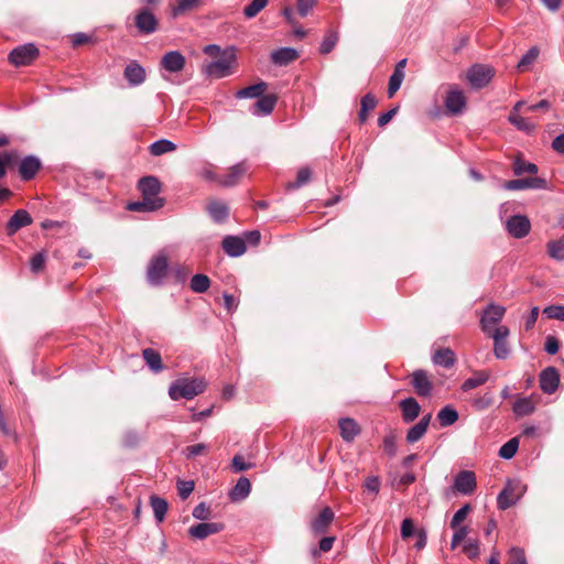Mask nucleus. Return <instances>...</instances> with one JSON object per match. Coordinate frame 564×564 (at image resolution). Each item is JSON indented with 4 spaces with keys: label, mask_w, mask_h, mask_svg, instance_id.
<instances>
[{
    "label": "nucleus",
    "mask_w": 564,
    "mask_h": 564,
    "mask_svg": "<svg viewBox=\"0 0 564 564\" xmlns=\"http://www.w3.org/2000/svg\"><path fill=\"white\" fill-rule=\"evenodd\" d=\"M204 390L205 382L202 379L180 378L170 386L169 395L174 401L180 399L192 400L203 393Z\"/></svg>",
    "instance_id": "1"
},
{
    "label": "nucleus",
    "mask_w": 564,
    "mask_h": 564,
    "mask_svg": "<svg viewBox=\"0 0 564 564\" xmlns=\"http://www.w3.org/2000/svg\"><path fill=\"white\" fill-rule=\"evenodd\" d=\"M236 67L234 51L221 53L219 58L203 66V74L209 78H223L230 75Z\"/></svg>",
    "instance_id": "2"
},
{
    "label": "nucleus",
    "mask_w": 564,
    "mask_h": 564,
    "mask_svg": "<svg viewBox=\"0 0 564 564\" xmlns=\"http://www.w3.org/2000/svg\"><path fill=\"white\" fill-rule=\"evenodd\" d=\"M527 491V485L521 480H508L505 488L497 497V505L500 510H507L518 502Z\"/></svg>",
    "instance_id": "3"
},
{
    "label": "nucleus",
    "mask_w": 564,
    "mask_h": 564,
    "mask_svg": "<svg viewBox=\"0 0 564 564\" xmlns=\"http://www.w3.org/2000/svg\"><path fill=\"white\" fill-rule=\"evenodd\" d=\"M495 75V69L488 65L475 64L468 73L467 78L474 88L480 89L489 84Z\"/></svg>",
    "instance_id": "4"
},
{
    "label": "nucleus",
    "mask_w": 564,
    "mask_h": 564,
    "mask_svg": "<svg viewBox=\"0 0 564 564\" xmlns=\"http://www.w3.org/2000/svg\"><path fill=\"white\" fill-rule=\"evenodd\" d=\"M37 56V47L28 43L13 48L9 54V61L15 66H24L32 63Z\"/></svg>",
    "instance_id": "5"
},
{
    "label": "nucleus",
    "mask_w": 564,
    "mask_h": 564,
    "mask_svg": "<svg viewBox=\"0 0 564 564\" xmlns=\"http://www.w3.org/2000/svg\"><path fill=\"white\" fill-rule=\"evenodd\" d=\"M167 259L165 256H156L149 263L147 276L152 285L162 283L163 278L167 273Z\"/></svg>",
    "instance_id": "6"
},
{
    "label": "nucleus",
    "mask_w": 564,
    "mask_h": 564,
    "mask_svg": "<svg viewBox=\"0 0 564 564\" xmlns=\"http://www.w3.org/2000/svg\"><path fill=\"white\" fill-rule=\"evenodd\" d=\"M335 519V513L329 507H324L311 521L310 528L314 535L327 533Z\"/></svg>",
    "instance_id": "7"
},
{
    "label": "nucleus",
    "mask_w": 564,
    "mask_h": 564,
    "mask_svg": "<svg viewBox=\"0 0 564 564\" xmlns=\"http://www.w3.org/2000/svg\"><path fill=\"white\" fill-rule=\"evenodd\" d=\"M506 307L496 304H489L484 311L480 319L481 328L485 333H489L490 327L498 324L505 316Z\"/></svg>",
    "instance_id": "8"
},
{
    "label": "nucleus",
    "mask_w": 564,
    "mask_h": 564,
    "mask_svg": "<svg viewBox=\"0 0 564 564\" xmlns=\"http://www.w3.org/2000/svg\"><path fill=\"white\" fill-rule=\"evenodd\" d=\"M158 19L148 9H142L135 15V26L142 34H152L158 30Z\"/></svg>",
    "instance_id": "9"
},
{
    "label": "nucleus",
    "mask_w": 564,
    "mask_h": 564,
    "mask_svg": "<svg viewBox=\"0 0 564 564\" xmlns=\"http://www.w3.org/2000/svg\"><path fill=\"white\" fill-rule=\"evenodd\" d=\"M547 182L543 177H525L507 181L503 185L509 191H520L525 188H546Z\"/></svg>",
    "instance_id": "10"
},
{
    "label": "nucleus",
    "mask_w": 564,
    "mask_h": 564,
    "mask_svg": "<svg viewBox=\"0 0 564 564\" xmlns=\"http://www.w3.org/2000/svg\"><path fill=\"white\" fill-rule=\"evenodd\" d=\"M123 77L131 87H137L145 82L147 73L137 61H131L123 70Z\"/></svg>",
    "instance_id": "11"
},
{
    "label": "nucleus",
    "mask_w": 564,
    "mask_h": 564,
    "mask_svg": "<svg viewBox=\"0 0 564 564\" xmlns=\"http://www.w3.org/2000/svg\"><path fill=\"white\" fill-rule=\"evenodd\" d=\"M560 383V373L556 368L547 367L540 373V388L544 393L552 394Z\"/></svg>",
    "instance_id": "12"
},
{
    "label": "nucleus",
    "mask_w": 564,
    "mask_h": 564,
    "mask_svg": "<svg viewBox=\"0 0 564 564\" xmlns=\"http://www.w3.org/2000/svg\"><path fill=\"white\" fill-rule=\"evenodd\" d=\"M477 486L474 471L463 470L455 477L454 489L463 495H470Z\"/></svg>",
    "instance_id": "13"
},
{
    "label": "nucleus",
    "mask_w": 564,
    "mask_h": 564,
    "mask_svg": "<svg viewBox=\"0 0 564 564\" xmlns=\"http://www.w3.org/2000/svg\"><path fill=\"white\" fill-rule=\"evenodd\" d=\"M186 59L178 51H170L165 53L160 62L163 69L169 73H178L185 67Z\"/></svg>",
    "instance_id": "14"
},
{
    "label": "nucleus",
    "mask_w": 564,
    "mask_h": 564,
    "mask_svg": "<svg viewBox=\"0 0 564 564\" xmlns=\"http://www.w3.org/2000/svg\"><path fill=\"white\" fill-rule=\"evenodd\" d=\"M32 217L25 209H18L8 220L6 230L9 236L32 224Z\"/></svg>",
    "instance_id": "15"
},
{
    "label": "nucleus",
    "mask_w": 564,
    "mask_h": 564,
    "mask_svg": "<svg viewBox=\"0 0 564 564\" xmlns=\"http://www.w3.org/2000/svg\"><path fill=\"white\" fill-rule=\"evenodd\" d=\"M530 220L525 216L516 215L507 221V229L514 238H523L530 231Z\"/></svg>",
    "instance_id": "16"
},
{
    "label": "nucleus",
    "mask_w": 564,
    "mask_h": 564,
    "mask_svg": "<svg viewBox=\"0 0 564 564\" xmlns=\"http://www.w3.org/2000/svg\"><path fill=\"white\" fill-rule=\"evenodd\" d=\"M224 529V525L218 522H203L192 525L188 529V534L197 540H204L212 534H216Z\"/></svg>",
    "instance_id": "17"
},
{
    "label": "nucleus",
    "mask_w": 564,
    "mask_h": 564,
    "mask_svg": "<svg viewBox=\"0 0 564 564\" xmlns=\"http://www.w3.org/2000/svg\"><path fill=\"white\" fill-rule=\"evenodd\" d=\"M254 101L249 106L256 116H268L275 108L279 95H270L261 98H253Z\"/></svg>",
    "instance_id": "18"
},
{
    "label": "nucleus",
    "mask_w": 564,
    "mask_h": 564,
    "mask_svg": "<svg viewBox=\"0 0 564 564\" xmlns=\"http://www.w3.org/2000/svg\"><path fill=\"white\" fill-rule=\"evenodd\" d=\"M164 203V198L152 199L150 197L142 196V200L129 203L127 209L139 213H151L162 208Z\"/></svg>",
    "instance_id": "19"
},
{
    "label": "nucleus",
    "mask_w": 564,
    "mask_h": 564,
    "mask_svg": "<svg viewBox=\"0 0 564 564\" xmlns=\"http://www.w3.org/2000/svg\"><path fill=\"white\" fill-rule=\"evenodd\" d=\"M42 163L39 158L28 155L22 159L19 165V173L23 181L32 180L41 169Z\"/></svg>",
    "instance_id": "20"
},
{
    "label": "nucleus",
    "mask_w": 564,
    "mask_h": 564,
    "mask_svg": "<svg viewBox=\"0 0 564 564\" xmlns=\"http://www.w3.org/2000/svg\"><path fill=\"white\" fill-rule=\"evenodd\" d=\"M412 386L420 397H429L433 389V384L427 377L426 371L424 370H415L412 373Z\"/></svg>",
    "instance_id": "21"
},
{
    "label": "nucleus",
    "mask_w": 564,
    "mask_h": 564,
    "mask_svg": "<svg viewBox=\"0 0 564 564\" xmlns=\"http://www.w3.org/2000/svg\"><path fill=\"white\" fill-rule=\"evenodd\" d=\"M221 246L225 253L234 258L242 256L247 250L245 240L237 236H226Z\"/></svg>",
    "instance_id": "22"
},
{
    "label": "nucleus",
    "mask_w": 564,
    "mask_h": 564,
    "mask_svg": "<svg viewBox=\"0 0 564 564\" xmlns=\"http://www.w3.org/2000/svg\"><path fill=\"white\" fill-rule=\"evenodd\" d=\"M338 427L341 438L345 442H352L360 434V425L351 417H343L338 421Z\"/></svg>",
    "instance_id": "23"
},
{
    "label": "nucleus",
    "mask_w": 564,
    "mask_h": 564,
    "mask_svg": "<svg viewBox=\"0 0 564 564\" xmlns=\"http://www.w3.org/2000/svg\"><path fill=\"white\" fill-rule=\"evenodd\" d=\"M138 188L142 196L150 197L152 199L160 198L159 193L161 191V183L155 176H144L140 178Z\"/></svg>",
    "instance_id": "24"
},
{
    "label": "nucleus",
    "mask_w": 564,
    "mask_h": 564,
    "mask_svg": "<svg viewBox=\"0 0 564 564\" xmlns=\"http://www.w3.org/2000/svg\"><path fill=\"white\" fill-rule=\"evenodd\" d=\"M399 408L402 412V419L405 423L413 422L415 419L419 417L421 412V406L419 402L412 397L402 400L399 403Z\"/></svg>",
    "instance_id": "25"
},
{
    "label": "nucleus",
    "mask_w": 564,
    "mask_h": 564,
    "mask_svg": "<svg viewBox=\"0 0 564 564\" xmlns=\"http://www.w3.org/2000/svg\"><path fill=\"white\" fill-rule=\"evenodd\" d=\"M466 104L465 96L462 90L452 89L445 98V107L448 112L456 115L462 112Z\"/></svg>",
    "instance_id": "26"
},
{
    "label": "nucleus",
    "mask_w": 564,
    "mask_h": 564,
    "mask_svg": "<svg viewBox=\"0 0 564 564\" xmlns=\"http://www.w3.org/2000/svg\"><path fill=\"white\" fill-rule=\"evenodd\" d=\"M299 57V52L292 47H282L271 53V61L278 66H286Z\"/></svg>",
    "instance_id": "27"
},
{
    "label": "nucleus",
    "mask_w": 564,
    "mask_h": 564,
    "mask_svg": "<svg viewBox=\"0 0 564 564\" xmlns=\"http://www.w3.org/2000/svg\"><path fill=\"white\" fill-rule=\"evenodd\" d=\"M432 419V413H427L422 416L421 420L414 424L406 433V442L410 444H414L420 441L427 431Z\"/></svg>",
    "instance_id": "28"
},
{
    "label": "nucleus",
    "mask_w": 564,
    "mask_h": 564,
    "mask_svg": "<svg viewBox=\"0 0 564 564\" xmlns=\"http://www.w3.org/2000/svg\"><path fill=\"white\" fill-rule=\"evenodd\" d=\"M246 172V165L243 162L237 163L229 169V171L220 176L218 183L225 187L235 186L243 176Z\"/></svg>",
    "instance_id": "29"
},
{
    "label": "nucleus",
    "mask_w": 564,
    "mask_h": 564,
    "mask_svg": "<svg viewBox=\"0 0 564 564\" xmlns=\"http://www.w3.org/2000/svg\"><path fill=\"white\" fill-rule=\"evenodd\" d=\"M432 360L435 365L451 368L456 362V355L451 348H438L433 354Z\"/></svg>",
    "instance_id": "30"
},
{
    "label": "nucleus",
    "mask_w": 564,
    "mask_h": 564,
    "mask_svg": "<svg viewBox=\"0 0 564 564\" xmlns=\"http://www.w3.org/2000/svg\"><path fill=\"white\" fill-rule=\"evenodd\" d=\"M227 496L231 503L243 501L247 498V476H241Z\"/></svg>",
    "instance_id": "31"
},
{
    "label": "nucleus",
    "mask_w": 564,
    "mask_h": 564,
    "mask_svg": "<svg viewBox=\"0 0 564 564\" xmlns=\"http://www.w3.org/2000/svg\"><path fill=\"white\" fill-rule=\"evenodd\" d=\"M207 212L212 219L217 224L225 221L229 214L228 207L218 200L210 202L207 206Z\"/></svg>",
    "instance_id": "32"
},
{
    "label": "nucleus",
    "mask_w": 564,
    "mask_h": 564,
    "mask_svg": "<svg viewBox=\"0 0 564 564\" xmlns=\"http://www.w3.org/2000/svg\"><path fill=\"white\" fill-rule=\"evenodd\" d=\"M142 357L145 360L149 368L155 373L163 370V364L161 355L153 348H145L142 351Z\"/></svg>",
    "instance_id": "33"
},
{
    "label": "nucleus",
    "mask_w": 564,
    "mask_h": 564,
    "mask_svg": "<svg viewBox=\"0 0 564 564\" xmlns=\"http://www.w3.org/2000/svg\"><path fill=\"white\" fill-rule=\"evenodd\" d=\"M437 420L443 427L453 425L458 420V412L449 405L444 406L437 413Z\"/></svg>",
    "instance_id": "34"
},
{
    "label": "nucleus",
    "mask_w": 564,
    "mask_h": 564,
    "mask_svg": "<svg viewBox=\"0 0 564 564\" xmlns=\"http://www.w3.org/2000/svg\"><path fill=\"white\" fill-rule=\"evenodd\" d=\"M150 503H151L155 520L158 522H162L164 520L166 511H167L166 500L161 497H158V496H151Z\"/></svg>",
    "instance_id": "35"
},
{
    "label": "nucleus",
    "mask_w": 564,
    "mask_h": 564,
    "mask_svg": "<svg viewBox=\"0 0 564 564\" xmlns=\"http://www.w3.org/2000/svg\"><path fill=\"white\" fill-rule=\"evenodd\" d=\"M489 379V372L481 370L477 371L474 377L466 379L462 384L463 391H468L475 389L484 383H486Z\"/></svg>",
    "instance_id": "36"
},
{
    "label": "nucleus",
    "mask_w": 564,
    "mask_h": 564,
    "mask_svg": "<svg viewBox=\"0 0 564 564\" xmlns=\"http://www.w3.org/2000/svg\"><path fill=\"white\" fill-rule=\"evenodd\" d=\"M176 149V144L167 139H161L153 142L150 145V153L154 156H159Z\"/></svg>",
    "instance_id": "37"
},
{
    "label": "nucleus",
    "mask_w": 564,
    "mask_h": 564,
    "mask_svg": "<svg viewBox=\"0 0 564 564\" xmlns=\"http://www.w3.org/2000/svg\"><path fill=\"white\" fill-rule=\"evenodd\" d=\"M512 170L516 175H522L524 173L536 174L538 166L533 163L525 162L521 156H517L512 163Z\"/></svg>",
    "instance_id": "38"
},
{
    "label": "nucleus",
    "mask_w": 564,
    "mask_h": 564,
    "mask_svg": "<svg viewBox=\"0 0 564 564\" xmlns=\"http://www.w3.org/2000/svg\"><path fill=\"white\" fill-rule=\"evenodd\" d=\"M547 254L557 261L564 259V235L556 240L547 242Z\"/></svg>",
    "instance_id": "39"
},
{
    "label": "nucleus",
    "mask_w": 564,
    "mask_h": 564,
    "mask_svg": "<svg viewBox=\"0 0 564 564\" xmlns=\"http://www.w3.org/2000/svg\"><path fill=\"white\" fill-rule=\"evenodd\" d=\"M534 410V403L530 398H521L513 404V412L519 416L529 415L533 413Z\"/></svg>",
    "instance_id": "40"
},
{
    "label": "nucleus",
    "mask_w": 564,
    "mask_h": 564,
    "mask_svg": "<svg viewBox=\"0 0 564 564\" xmlns=\"http://www.w3.org/2000/svg\"><path fill=\"white\" fill-rule=\"evenodd\" d=\"M509 121L517 127V129L525 132H532L535 130L536 124L529 121L527 118L521 117L519 113L510 112Z\"/></svg>",
    "instance_id": "41"
},
{
    "label": "nucleus",
    "mask_w": 564,
    "mask_h": 564,
    "mask_svg": "<svg viewBox=\"0 0 564 564\" xmlns=\"http://www.w3.org/2000/svg\"><path fill=\"white\" fill-rule=\"evenodd\" d=\"M189 286L195 293H204L209 289L210 281L205 274H195L191 280Z\"/></svg>",
    "instance_id": "42"
},
{
    "label": "nucleus",
    "mask_w": 564,
    "mask_h": 564,
    "mask_svg": "<svg viewBox=\"0 0 564 564\" xmlns=\"http://www.w3.org/2000/svg\"><path fill=\"white\" fill-rule=\"evenodd\" d=\"M270 95H278L275 91L269 89V84L259 82L254 85H249V98H261Z\"/></svg>",
    "instance_id": "43"
},
{
    "label": "nucleus",
    "mask_w": 564,
    "mask_h": 564,
    "mask_svg": "<svg viewBox=\"0 0 564 564\" xmlns=\"http://www.w3.org/2000/svg\"><path fill=\"white\" fill-rule=\"evenodd\" d=\"M202 0H178L176 6L173 8V15L178 17L186 12L196 9L200 4Z\"/></svg>",
    "instance_id": "44"
},
{
    "label": "nucleus",
    "mask_w": 564,
    "mask_h": 564,
    "mask_svg": "<svg viewBox=\"0 0 564 564\" xmlns=\"http://www.w3.org/2000/svg\"><path fill=\"white\" fill-rule=\"evenodd\" d=\"M518 447H519V438L512 437L500 447L499 455H500V457H502L505 459H510L516 455Z\"/></svg>",
    "instance_id": "45"
},
{
    "label": "nucleus",
    "mask_w": 564,
    "mask_h": 564,
    "mask_svg": "<svg viewBox=\"0 0 564 564\" xmlns=\"http://www.w3.org/2000/svg\"><path fill=\"white\" fill-rule=\"evenodd\" d=\"M539 50L536 47H531L519 61L517 68L520 72H524L528 67L538 58Z\"/></svg>",
    "instance_id": "46"
},
{
    "label": "nucleus",
    "mask_w": 564,
    "mask_h": 564,
    "mask_svg": "<svg viewBox=\"0 0 564 564\" xmlns=\"http://www.w3.org/2000/svg\"><path fill=\"white\" fill-rule=\"evenodd\" d=\"M404 73H401L400 70H393L388 85V95L390 98L393 97L394 94L399 90L402 82L404 80Z\"/></svg>",
    "instance_id": "47"
},
{
    "label": "nucleus",
    "mask_w": 564,
    "mask_h": 564,
    "mask_svg": "<svg viewBox=\"0 0 564 564\" xmlns=\"http://www.w3.org/2000/svg\"><path fill=\"white\" fill-rule=\"evenodd\" d=\"M312 171L308 167H302L297 171L296 180L293 183H289V188H299L307 184L311 180Z\"/></svg>",
    "instance_id": "48"
},
{
    "label": "nucleus",
    "mask_w": 564,
    "mask_h": 564,
    "mask_svg": "<svg viewBox=\"0 0 564 564\" xmlns=\"http://www.w3.org/2000/svg\"><path fill=\"white\" fill-rule=\"evenodd\" d=\"M338 41V34L336 32H329L323 40L319 52L322 54H328L333 51Z\"/></svg>",
    "instance_id": "49"
},
{
    "label": "nucleus",
    "mask_w": 564,
    "mask_h": 564,
    "mask_svg": "<svg viewBox=\"0 0 564 564\" xmlns=\"http://www.w3.org/2000/svg\"><path fill=\"white\" fill-rule=\"evenodd\" d=\"M463 552L468 558L475 560L479 556V542L478 540L468 539L463 546Z\"/></svg>",
    "instance_id": "50"
},
{
    "label": "nucleus",
    "mask_w": 564,
    "mask_h": 564,
    "mask_svg": "<svg viewBox=\"0 0 564 564\" xmlns=\"http://www.w3.org/2000/svg\"><path fill=\"white\" fill-rule=\"evenodd\" d=\"M470 511V506L466 503L459 510L455 512L451 520V528L456 529L460 525V523L466 519L467 514Z\"/></svg>",
    "instance_id": "51"
},
{
    "label": "nucleus",
    "mask_w": 564,
    "mask_h": 564,
    "mask_svg": "<svg viewBox=\"0 0 564 564\" xmlns=\"http://www.w3.org/2000/svg\"><path fill=\"white\" fill-rule=\"evenodd\" d=\"M494 404V394L490 392H486L482 397L476 399L473 403V406L478 410L482 411L488 409Z\"/></svg>",
    "instance_id": "52"
},
{
    "label": "nucleus",
    "mask_w": 564,
    "mask_h": 564,
    "mask_svg": "<svg viewBox=\"0 0 564 564\" xmlns=\"http://www.w3.org/2000/svg\"><path fill=\"white\" fill-rule=\"evenodd\" d=\"M543 313L552 319H558L564 322V306L561 305H550L546 306Z\"/></svg>",
    "instance_id": "53"
},
{
    "label": "nucleus",
    "mask_w": 564,
    "mask_h": 564,
    "mask_svg": "<svg viewBox=\"0 0 564 564\" xmlns=\"http://www.w3.org/2000/svg\"><path fill=\"white\" fill-rule=\"evenodd\" d=\"M397 436L394 433H390L383 438V449L389 456L397 454Z\"/></svg>",
    "instance_id": "54"
},
{
    "label": "nucleus",
    "mask_w": 564,
    "mask_h": 564,
    "mask_svg": "<svg viewBox=\"0 0 564 564\" xmlns=\"http://www.w3.org/2000/svg\"><path fill=\"white\" fill-rule=\"evenodd\" d=\"M194 487H195L194 481L180 480L177 484V490H178V496L181 497V499L188 498L189 495L193 492Z\"/></svg>",
    "instance_id": "55"
},
{
    "label": "nucleus",
    "mask_w": 564,
    "mask_h": 564,
    "mask_svg": "<svg viewBox=\"0 0 564 564\" xmlns=\"http://www.w3.org/2000/svg\"><path fill=\"white\" fill-rule=\"evenodd\" d=\"M495 356L499 359H505L509 355V348L506 340H495L494 343Z\"/></svg>",
    "instance_id": "56"
},
{
    "label": "nucleus",
    "mask_w": 564,
    "mask_h": 564,
    "mask_svg": "<svg viewBox=\"0 0 564 564\" xmlns=\"http://www.w3.org/2000/svg\"><path fill=\"white\" fill-rule=\"evenodd\" d=\"M508 564H527L523 550L518 547L511 549Z\"/></svg>",
    "instance_id": "57"
},
{
    "label": "nucleus",
    "mask_w": 564,
    "mask_h": 564,
    "mask_svg": "<svg viewBox=\"0 0 564 564\" xmlns=\"http://www.w3.org/2000/svg\"><path fill=\"white\" fill-rule=\"evenodd\" d=\"M45 254L43 252L35 253L30 261V268L33 272H39L44 268Z\"/></svg>",
    "instance_id": "58"
},
{
    "label": "nucleus",
    "mask_w": 564,
    "mask_h": 564,
    "mask_svg": "<svg viewBox=\"0 0 564 564\" xmlns=\"http://www.w3.org/2000/svg\"><path fill=\"white\" fill-rule=\"evenodd\" d=\"M192 514L195 519L207 520L209 518V507L205 502H200L193 509Z\"/></svg>",
    "instance_id": "59"
},
{
    "label": "nucleus",
    "mask_w": 564,
    "mask_h": 564,
    "mask_svg": "<svg viewBox=\"0 0 564 564\" xmlns=\"http://www.w3.org/2000/svg\"><path fill=\"white\" fill-rule=\"evenodd\" d=\"M268 2L269 0H252L249 3V19L261 12L268 6Z\"/></svg>",
    "instance_id": "60"
},
{
    "label": "nucleus",
    "mask_w": 564,
    "mask_h": 564,
    "mask_svg": "<svg viewBox=\"0 0 564 564\" xmlns=\"http://www.w3.org/2000/svg\"><path fill=\"white\" fill-rule=\"evenodd\" d=\"M414 534V523L412 519H404L401 523V536L403 540L411 538Z\"/></svg>",
    "instance_id": "61"
},
{
    "label": "nucleus",
    "mask_w": 564,
    "mask_h": 564,
    "mask_svg": "<svg viewBox=\"0 0 564 564\" xmlns=\"http://www.w3.org/2000/svg\"><path fill=\"white\" fill-rule=\"evenodd\" d=\"M545 351L550 355H555L560 349V341L556 337L550 335L545 340Z\"/></svg>",
    "instance_id": "62"
},
{
    "label": "nucleus",
    "mask_w": 564,
    "mask_h": 564,
    "mask_svg": "<svg viewBox=\"0 0 564 564\" xmlns=\"http://www.w3.org/2000/svg\"><path fill=\"white\" fill-rule=\"evenodd\" d=\"M377 106V99L373 95L367 94L361 98L360 107L368 112L372 111Z\"/></svg>",
    "instance_id": "63"
},
{
    "label": "nucleus",
    "mask_w": 564,
    "mask_h": 564,
    "mask_svg": "<svg viewBox=\"0 0 564 564\" xmlns=\"http://www.w3.org/2000/svg\"><path fill=\"white\" fill-rule=\"evenodd\" d=\"M316 0H297V10L302 17H306L310 10L315 6Z\"/></svg>",
    "instance_id": "64"
}]
</instances>
